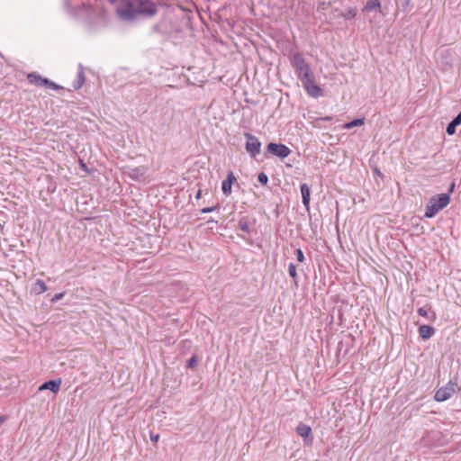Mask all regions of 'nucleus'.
<instances>
[{
	"label": "nucleus",
	"instance_id": "6ab92c4d",
	"mask_svg": "<svg viewBox=\"0 0 461 461\" xmlns=\"http://www.w3.org/2000/svg\"><path fill=\"white\" fill-rule=\"evenodd\" d=\"M146 167H137L131 169V172L129 173L131 177L132 178H140L146 174Z\"/></svg>",
	"mask_w": 461,
	"mask_h": 461
},
{
	"label": "nucleus",
	"instance_id": "f03ea898",
	"mask_svg": "<svg viewBox=\"0 0 461 461\" xmlns=\"http://www.w3.org/2000/svg\"><path fill=\"white\" fill-rule=\"evenodd\" d=\"M303 89L313 98H319L324 95L323 90L316 84L313 72L303 75L300 78Z\"/></svg>",
	"mask_w": 461,
	"mask_h": 461
},
{
	"label": "nucleus",
	"instance_id": "c756f323",
	"mask_svg": "<svg viewBox=\"0 0 461 461\" xmlns=\"http://www.w3.org/2000/svg\"><path fill=\"white\" fill-rule=\"evenodd\" d=\"M160 24L156 23L151 27V32L152 33H160Z\"/></svg>",
	"mask_w": 461,
	"mask_h": 461
},
{
	"label": "nucleus",
	"instance_id": "9d476101",
	"mask_svg": "<svg viewBox=\"0 0 461 461\" xmlns=\"http://www.w3.org/2000/svg\"><path fill=\"white\" fill-rule=\"evenodd\" d=\"M300 191L302 194L303 204L307 212L310 211V200H311V189L310 186L303 183L300 185Z\"/></svg>",
	"mask_w": 461,
	"mask_h": 461
},
{
	"label": "nucleus",
	"instance_id": "aec40b11",
	"mask_svg": "<svg viewBox=\"0 0 461 461\" xmlns=\"http://www.w3.org/2000/svg\"><path fill=\"white\" fill-rule=\"evenodd\" d=\"M32 291L37 294H41L47 291V285L42 280L38 279L33 285Z\"/></svg>",
	"mask_w": 461,
	"mask_h": 461
},
{
	"label": "nucleus",
	"instance_id": "4be33fe9",
	"mask_svg": "<svg viewBox=\"0 0 461 461\" xmlns=\"http://www.w3.org/2000/svg\"><path fill=\"white\" fill-rule=\"evenodd\" d=\"M288 273L289 276L294 280V285L295 287H298V281H297V272H296V267L294 263H290L288 266Z\"/></svg>",
	"mask_w": 461,
	"mask_h": 461
},
{
	"label": "nucleus",
	"instance_id": "e433bc0d",
	"mask_svg": "<svg viewBox=\"0 0 461 461\" xmlns=\"http://www.w3.org/2000/svg\"><path fill=\"white\" fill-rule=\"evenodd\" d=\"M5 418L4 416H0V426L4 423Z\"/></svg>",
	"mask_w": 461,
	"mask_h": 461
},
{
	"label": "nucleus",
	"instance_id": "ddd939ff",
	"mask_svg": "<svg viewBox=\"0 0 461 461\" xmlns=\"http://www.w3.org/2000/svg\"><path fill=\"white\" fill-rule=\"evenodd\" d=\"M85 80H86V77H85L84 68H83V66L81 64H79L77 79L73 82V85H72L73 88L75 90H78L79 88H81L85 83Z\"/></svg>",
	"mask_w": 461,
	"mask_h": 461
},
{
	"label": "nucleus",
	"instance_id": "cd10ccee",
	"mask_svg": "<svg viewBox=\"0 0 461 461\" xmlns=\"http://www.w3.org/2000/svg\"><path fill=\"white\" fill-rule=\"evenodd\" d=\"M295 256H296V258L299 262H303L304 261V254L303 252V250L301 249H297L295 250Z\"/></svg>",
	"mask_w": 461,
	"mask_h": 461
},
{
	"label": "nucleus",
	"instance_id": "2eb2a0df",
	"mask_svg": "<svg viewBox=\"0 0 461 461\" xmlns=\"http://www.w3.org/2000/svg\"><path fill=\"white\" fill-rule=\"evenodd\" d=\"M157 130L163 136L170 134L171 129L168 120L166 118H162L161 122L157 126Z\"/></svg>",
	"mask_w": 461,
	"mask_h": 461
},
{
	"label": "nucleus",
	"instance_id": "473e14b6",
	"mask_svg": "<svg viewBox=\"0 0 461 461\" xmlns=\"http://www.w3.org/2000/svg\"><path fill=\"white\" fill-rule=\"evenodd\" d=\"M64 296V294L63 293H59V294H57L54 295V297L52 298V301L53 302H56L59 299H61L62 297Z\"/></svg>",
	"mask_w": 461,
	"mask_h": 461
},
{
	"label": "nucleus",
	"instance_id": "4c0bfd02",
	"mask_svg": "<svg viewBox=\"0 0 461 461\" xmlns=\"http://www.w3.org/2000/svg\"><path fill=\"white\" fill-rule=\"evenodd\" d=\"M321 120H324V121H331V120H332V118H331V117L327 116V117L321 118Z\"/></svg>",
	"mask_w": 461,
	"mask_h": 461
},
{
	"label": "nucleus",
	"instance_id": "2f4dec72",
	"mask_svg": "<svg viewBox=\"0 0 461 461\" xmlns=\"http://www.w3.org/2000/svg\"><path fill=\"white\" fill-rule=\"evenodd\" d=\"M455 188H456V183L455 181H453L449 186H448V189H447V194H449V196L451 195V194L455 191Z\"/></svg>",
	"mask_w": 461,
	"mask_h": 461
},
{
	"label": "nucleus",
	"instance_id": "c9c22d12",
	"mask_svg": "<svg viewBox=\"0 0 461 461\" xmlns=\"http://www.w3.org/2000/svg\"><path fill=\"white\" fill-rule=\"evenodd\" d=\"M201 196H202V190H201V189H199V190L197 191L196 194H195V198H196V199H200V198H201Z\"/></svg>",
	"mask_w": 461,
	"mask_h": 461
},
{
	"label": "nucleus",
	"instance_id": "f3484780",
	"mask_svg": "<svg viewBox=\"0 0 461 461\" xmlns=\"http://www.w3.org/2000/svg\"><path fill=\"white\" fill-rule=\"evenodd\" d=\"M364 12L381 11L380 0H368L363 9Z\"/></svg>",
	"mask_w": 461,
	"mask_h": 461
},
{
	"label": "nucleus",
	"instance_id": "a878e982",
	"mask_svg": "<svg viewBox=\"0 0 461 461\" xmlns=\"http://www.w3.org/2000/svg\"><path fill=\"white\" fill-rule=\"evenodd\" d=\"M220 209V204L217 203L216 205L214 206H212V207H204L201 210V212L202 213H209V212H215V211H218Z\"/></svg>",
	"mask_w": 461,
	"mask_h": 461
},
{
	"label": "nucleus",
	"instance_id": "9b49d317",
	"mask_svg": "<svg viewBox=\"0 0 461 461\" xmlns=\"http://www.w3.org/2000/svg\"><path fill=\"white\" fill-rule=\"evenodd\" d=\"M419 335L420 337L426 340V339H430L434 334H435V328L432 327V326H429V325H420L419 327Z\"/></svg>",
	"mask_w": 461,
	"mask_h": 461
},
{
	"label": "nucleus",
	"instance_id": "a211bd4d",
	"mask_svg": "<svg viewBox=\"0 0 461 461\" xmlns=\"http://www.w3.org/2000/svg\"><path fill=\"white\" fill-rule=\"evenodd\" d=\"M249 220L248 217L246 216H243L241 217L240 220H239V222H238V227L239 229H240L242 231L246 232L247 234H250L251 232V230H250V227H249Z\"/></svg>",
	"mask_w": 461,
	"mask_h": 461
},
{
	"label": "nucleus",
	"instance_id": "c85d7f7f",
	"mask_svg": "<svg viewBox=\"0 0 461 461\" xmlns=\"http://www.w3.org/2000/svg\"><path fill=\"white\" fill-rule=\"evenodd\" d=\"M411 3V0H403L402 1V6L403 12H405L409 9Z\"/></svg>",
	"mask_w": 461,
	"mask_h": 461
},
{
	"label": "nucleus",
	"instance_id": "72a5a7b5",
	"mask_svg": "<svg viewBox=\"0 0 461 461\" xmlns=\"http://www.w3.org/2000/svg\"><path fill=\"white\" fill-rule=\"evenodd\" d=\"M64 5L66 8L68 10L70 8V0H64Z\"/></svg>",
	"mask_w": 461,
	"mask_h": 461
},
{
	"label": "nucleus",
	"instance_id": "f257e3e1",
	"mask_svg": "<svg viewBox=\"0 0 461 461\" xmlns=\"http://www.w3.org/2000/svg\"><path fill=\"white\" fill-rule=\"evenodd\" d=\"M450 203L449 194H439L432 196L426 206L425 218H433L440 210Z\"/></svg>",
	"mask_w": 461,
	"mask_h": 461
},
{
	"label": "nucleus",
	"instance_id": "f8f14e48",
	"mask_svg": "<svg viewBox=\"0 0 461 461\" xmlns=\"http://www.w3.org/2000/svg\"><path fill=\"white\" fill-rule=\"evenodd\" d=\"M28 82L37 86H45L47 77H42L37 73H30L27 76Z\"/></svg>",
	"mask_w": 461,
	"mask_h": 461
},
{
	"label": "nucleus",
	"instance_id": "7c9ffc66",
	"mask_svg": "<svg viewBox=\"0 0 461 461\" xmlns=\"http://www.w3.org/2000/svg\"><path fill=\"white\" fill-rule=\"evenodd\" d=\"M150 440L154 443H157L159 440V434H154L153 432H150Z\"/></svg>",
	"mask_w": 461,
	"mask_h": 461
},
{
	"label": "nucleus",
	"instance_id": "f704fd0d",
	"mask_svg": "<svg viewBox=\"0 0 461 461\" xmlns=\"http://www.w3.org/2000/svg\"><path fill=\"white\" fill-rule=\"evenodd\" d=\"M79 162H80V166H81V167H82L84 170L87 171L86 165L83 162V160H81V159H80V160H79Z\"/></svg>",
	"mask_w": 461,
	"mask_h": 461
},
{
	"label": "nucleus",
	"instance_id": "b1692460",
	"mask_svg": "<svg viewBox=\"0 0 461 461\" xmlns=\"http://www.w3.org/2000/svg\"><path fill=\"white\" fill-rule=\"evenodd\" d=\"M45 87L50 88V89H53V90H59V89L63 88L61 86L56 84L55 82L51 81L49 78H47V81H46V84H45Z\"/></svg>",
	"mask_w": 461,
	"mask_h": 461
},
{
	"label": "nucleus",
	"instance_id": "58836bf2",
	"mask_svg": "<svg viewBox=\"0 0 461 461\" xmlns=\"http://www.w3.org/2000/svg\"><path fill=\"white\" fill-rule=\"evenodd\" d=\"M375 172L377 175L381 176V172H380L377 168H375Z\"/></svg>",
	"mask_w": 461,
	"mask_h": 461
},
{
	"label": "nucleus",
	"instance_id": "bb28decb",
	"mask_svg": "<svg viewBox=\"0 0 461 461\" xmlns=\"http://www.w3.org/2000/svg\"><path fill=\"white\" fill-rule=\"evenodd\" d=\"M356 15H357V10L355 8H350L344 14V18L348 20V19L354 18Z\"/></svg>",
	"mask_w": 461,
	"mask_h": 461
},
{
	"label": "nucleus",
	"instance_id": "423d86ee",
	"mask_svg": "<svg viewBox=\"0 0 461 461\" xmlns=\"http://www.w3.org/2000/svg\"><path fill=\"white\" fill-rule=\"evenodd\" d=\"M296 433L303 438L305 446H312L313 442V436L312 428L303 422H300L296 427Z\"/></svg>",
	"mask_w": 461,
	"mask_h": 461
},
{
	"label": "nucleus",
	"instance_id": "393cba45",
	"mask_svg": "<svg viewBox=\"0 0 461 461\" xmlns=\"http://www.w3.org/2000/svg\"><path fill=\"white\" fill-rule=\"evenodd\" d=\"M258 181L263 185H267V183H268V176L267 174H265L264 172H261L258 175Z\"/></svg>",
	"mask_w": 461,
	"mask_h": 461
},
{
	"label": "nucleus",
	"instance_id": "1a4fd4ad",
	"mask_svg": "<svg viewBox=\"0 0 461 461\" xmlns=\"http://www.w3.org/2000/svg\"><path fill=\"white\" fill-rule=\"evenodd\" d=\"M235 181L236 177L234 176L233 173L230 171L227 175V177L221 183V191L223 194L228 196L231 194V186Z\"/></svg>",
	"mask_w": 461,
	"mask_h": 461
},
{
	"label": "nucleus",
	"instance_id": "7ed1b4c3",
	"mask_svg": "<svg viewBox=\"0 0 461 461\" xmlns=\"http://www.w3.org/2000/svg\"><path fill=\"white\" fill-rule=\"evenodd\" d=\"M291 62L299 79L303 77V75L312 72L310 65L305 61V59L299 52H296L293 55Z\"/></svg>",
	"mask_w": 461,
	"mask_h": 461
},
{
	"label": "nucleus",
	"instance_id": "4468645a",
	"mask_svg": "<svg viewBox=\"0 0 461 461\" xmlns=\"http://www.w3.org/2000/svg\"><path fill=\"white\" fill-rule=\"evenodd\" d=\"M461 124V111L458 114L447 124L446 132L448 135H453L456 132V129Z\"/></svg>",
	"mask_w": 461,
	"mask_h": 461
},
{
	"label": "nucleus",
	"instance_id": "dca6fc26",
	"mask_svg": "<svg viewBox=\"0 0 461 461\" xmlns=\"http://www.w3.org/2000/svg\"><path fill=\"white\" fill-rule=\"evenodd\" d=\"M419 315L427 318L429 321H435L437 319L436 312L434 311L426 310L424 307H420L417 310Z\"/></svg>",
	"mask_w": 461,
	"mask_h": 461
},
{
	"label": "nucleus",
	"instance_id": "39448f33",
	"mask_svg": "<svg viewBox=\"0 0 461 461\" xmlns=\"http://www.w3.org/2000/svg\"><path fill=\"white\" fill-rule=\"evenodd\" d=\"M246 138L245 149L251 158H255L259 153L261 149V142L258 137L249 132H245Z\"/></svg>",
	"mask_w": 461,
	"mask_h": 461
},
{
	"label": "nucleus",
	"instance_id": "412c9836",
	"mask_svg": "<svg viewBox=\"0 0 461 461\" xmlns=\"http://www.w3.org/2000/svg\"><path fill=\"white\" fill-rule=\"evenodd\" d=\"M365 122V118H356L344 124L345 129H352L354 127L361 126Z\"/></svg>",
	"mask_w": 461,
	"mask_h": 461
},
{
	"label": "nucleus",
	"instance_id": "20e7f679",
	"mask_svg": "<svg viewBox=\"0 0 461 461\" xmlns=\"http://www.w3.org/2000/svg\"><path fill=\"white\" fill-rule=\"evenodd\" d=\"M291 149L283 143L270 142L267 146L265 157L267 158L269 154L280 159H284L287 158L291 154Z\"/></svg>",
	"mask_w": 461,
	"mask_h": 461
},
{
	"label": "nucleus",
	"instance_id": "6e6552de",
	"mask_svg": "<svg viewBox=\"0 0 461 461\" xmlns=\"http://www.w3.org/2000/svg\"><path fill=\"white\" fill-rule=\"evenodd\" d=\"M61 383L62 382H61L60 378L49 380V381H46L43 384H41L38 390L39 391L50 390L52 393H57L60 389Z\"/></svg>",
	"mask_w": 461,
	"mask_h": 461
},
{
	"label": "nucleus",
	"instance_id": "5701e85b",
	"mask_svg": "<svg viewBox=\"0 0 461 461\" xmlns=\"http://www.w3.org/2000/svg\"><path fill=\"white\" fill-rule=\"evenodd\" d=\"M199 358L196 355H194L190 357V359L187 361L186 367L187 368H194L198 365Z\"/></svg>",
	"mask_w": 461,
	"mask_h": 461
},
{
	"label": "nucleus",
	"instance_id": "0eeeda50",
	"mask_svg": "<svg viewBox=\"0 0 461 461\" xmlns=\"http://www.w3.org/2000/svg\"><path fill=\"white\" fill-rule=\"evenodd\" d=\"M454 393V388L452 386H445L437 390L434 399L437 402H444L449 399Z\"/></svg>",
	"mask_w": 461,
	"mask_h": 461
}]
</instances>
